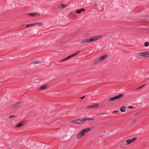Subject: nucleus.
I'll use <instances>...</instances> for the list:
<instances>
[{
  "mask_svg": "<svg viewBox=\"0 0 149 149\" xmlns=\"http://www.w3.org/2000/svg\"><path fill=\"white\" fill-rule=\"evenodd\" d=\"M102 37V36L101 35L94 36L90 39H86L83 40L80 42V43L83 44L89 42L93 41H94L99 39Z\"/></svg>",
  "mask_w": 149,
  "mask_h": 149,
  "instance_id": "1",
  "label": "nucleus"
},
{
  "mask_svg": "<svg viewBox=\"0 0 149 149\" xmlns=\"http://www.w3.org/2000/svg\"><path fill=\"white\" fill-rule=\"evenodd\" d=\"M91 130L90 128H86L83 129L79 132L77 135L76 138L78 139L81 138L85 133L88 132Z\"/></svg>",
  "mask_w": 149,
  "mask_h": 149,
  "instance_id": "2",
  "label": "nucleus"
},
{
  "mask_svg": "<svg viewBox=\"0 0 149 149\" xmlns=\"http://www.w3.org/2000/svg\"><path fill=\"white\" fill-rule=\"evenodd\" d=\"M107 55H104L103 56L100 57L99 58L96 59L94 62V64H96L104 60L107 57Z\"/></svg>",
  "mask_w": 149,
  "mask_h": 149,
  "instance_id": "3",
  "label": "nucleus"
},
{
  "mask_svg": "<svg viewBox=\"0 0 149 149\" xmlns=\"http://www.w3.org/2000/svg\"><path fill=\"white\" fill-rule=\"evenodd\" d=\"M124 96V94H121L118 95H116L113 97L110 98L108 100L109 101H112L115 100H116L119 99Z\"/></svg>",
  "mask_w": 149,
  "mask_h": 149,
  "instance_id": "4",
  "label": "nucleus"
},
{
  "mask_svg": "<svg viewBox=\"0 0 149 149\" xmlns=\"http://www.w3.org/2000/svg\"><path fill=\"white\" fill-rule=\"evenodd\" d=\"M84 122V119L82 120L77 119L75 120H72L70 121L71 123H74L76 124H81Z\"/></svg>",
  "mask_w": 149,
  "mask_h": 149,
  "instance_id": "5",
  "label": "nucleus"
},
{
  "mask_svg": "<svg viewBox=\"0 0 149 149\" xmlns=\"http://www.w3.org/2000/svg\"><path fill=\"white\" fill-rule=\"evenodd\" d=\"M138 55L140 56L149 57V52L139 53L138 54Z\"/></svg>",
  "mask_w": 149,
  "mask_h": 149,
  "instance_id": "6",
  "label": "nucleus"
},
{
  "mask_svg": "<svg viewBox=\"0 0 149 149\" xmlns=\"http://www.w3.org/2000/svg\"><path fill=\"white\" fill-rule=\"evenodd\" d=\"M137 139L136 137H134L130 139H128L126 140V141L127 143V144L129 145L131 143L134 142Z\"/></svg>",
  "mask_w": 149,
  "mask_h": 149,
  "instance_id": "7",
  "label": "nucleus"
},
{
  "mask_svg": "<svg viewBox=\"0 0 149 149\" xmlns=\"http://www.w3.org/2000/svg\"><path fill=\"white\" fill-rule=\"evenodd\" d=\"M127 145V141H126V140L125 141L122 142L119 145V147L120 148H122L125 147Z\"/></svg>",
  "mask_w": 149,
  "mask_h": 149,
  "instance_id": "8",
  "label": "nucleus"
},
{
  "mask_svg": "<svg viewBox=\"0 0 149 149\" xmlns=\"http://www.w3.org/2000/svg\"><path fill=\"white\" fill-rule=\"evenodd\" d=\"M99 104H96L94 105H89L87 107V108L88 109H91L92 108H96L98 107Z\"/></svg>",
  "mask_w": 149,
  "mask_h": 149,
  "instance_id": "9",
  "label": "nucleus"
},
{
  "mask_svg": "<svg viewBox=\"0 0 149 149\" xmlns=\"http://www.w3.org/2000/svg\"><path fill=\"white\" fill-rule=\"evenodd\" d=\"M26 123V122L23 121H22L21 122H20L17 125L15 126V128H19V127L24 124Z\"/></svg>",
  "mask_w": 149,
  "mask_h": 149,
  "instance_id": "10",
  "label": "nucleus"
},
{
  "mask_svg": "<svg viewBox=\"0 0 149 149\" xmlns=\"http://www.w3.org/2000/svg\"><path fill=\"white\" fill-rule=\"evenodd\" d=\"M48 87V86L47 85H44L42 86H40L39 88H38V90H44L47 89Z\"/></svg>",
  "mask_w": 149,
  "mask_h": 149,
  "instance_id": "11",
  "label": "nucleus"
},
{
  "mask_svg": "<svg viewBox=\"0 0 149 149\" xmlns=\"http://www.w3.org/2000/svg\"><path fill=\"white\" fill-rule=\"evenodd\" d=\"M28 15H31L32 16H39L40 15V13H29L28 14Z\"/></svg>",
  "mask_w": 149,
  "mask_h": 149,
  "instance_id": "12",
  "label": "nucleus"
},
{
  "mask_svg": "<svg viewBox=\"0 0 149 149\" xmlns=\"http://www.w3.org/2000/svg\"><path fill=\"white\" fill-rule=\"evenodd\" d=\"M21 102L18 103H15L14 104H12L10 106V107L11 108H13L15 107H18L19 106V104Z\"/></svg>",
  "mask_w": 149,
  "mask_h": 149,
  "instance_id": "13",
  "label": "nucleus"
},
{
  "mask_svg": "<svg viewBox=\"0 0 149 149\" xmlns=\"http://www.w3.org/2000/svg\"><path fill=\"white\" fill-rule=\"evenodd\" d=\"M85 11V9L84 8H81L79 10H76V12L77 13H80L82 11Z\"/></svg>",
  "mask_w": 149,
  "mask_h": 149,
  "instance_id": "14",
  "label": "nucleus"
},
{
  "mask_svg": "<svg viewBox=\"0 0 149 149\" xmlns=\"http://www.w3.org/2000/svg\"><path fill=\"white\" fill-rule=\"evenodd\" d=\"M72 57V56H71V55H69V56H68L66 58H64V59L60 60V62H63V61H65V60H67V59H68L70 58H71Z\"/></svg>",
  "mask_w": 149,
  "mask_h": 149,
  "instance_id": "15",
  "label": "nucleus"
},
{
  "mask_svg": "<svg viewBox=\"0 0 149 149\" xmlns=\"http://www.w3.org/2000/svg\"><path fill=\"white\" fill-rule=\"evenodd\" d=\"M125 106H122L120 108V110L121 111L124 112L125 111Z\"/></svg>",
  "mask_w": 149,
  "mask_h": 149,
  "instance_id": "16",
  "label": "nucleus"
},
{
  "mask_svg": "<svg viewBox=\"0 0 149 149\" xmlns=\"http://www.w3.org/2000/svg\"><path fill=\"white\" fill-rule=\"evenodd\" d=\"M83 119H84V122H85L86 120H94V119L93 118H84Z\"/></svg>",
  "mask_w": 149,
  "mask_h": 149,
  "instance_id": "17",
  "label": "nucleus"
},
{
  "mask_svg": "<svg viewBox=\"0 0 149 149\" xmlns=\"http://www.w3.org/2000/svg\"><path fill=\"white\" fill-rule=\"evenodd\" d=\"M79 52H80L79 51H77V52H75V53L71 54V55L72 57L74 56H76L77 55L79 54Z\"/></svg>",
  "mask_w": 149,
  "mask_h": 149,
  "instance_id": "18",
  "label": "nucleus"
},
{
  "mask_svg": "<svg viewBox=\"0 0 149 149\" xmlns=\"http://www.w3.org/2000/svg\"><path fill=\"white\" fill-rule=\"evenodd\" d=\"M65 5L62 4L59 6V7L61 8H63L65 7Z\"/></svg>",
  "mask_w": 149,
  "mask_h": 149,
  "instance_id": "19",
  "label": "nucleus"
},
{
  "mask_svg": "<svg viewBox=\"0 0 149 149\" xmlns=\"http://www.w3.org/2000/svg\"><path fill=\"white\" fill-rule=\"evenodd\" d=\"M40 63V61L39 60L35 61H33V64L39 63Z\"/></svg>",
  "mask_w": 149,
  "mask_h": 149,
  "instance_id": "20",
  "label": "nucleus"
},
{
  "mask_svg": "<svg viewBox=\"0 0 149 149\" xmlns=\"http://www.w3.org/2000/svg\"><path fill=\"white\" fill-rule=\"evenodd\" d=\"M144 45L145 47H147L149 45V42H146L144 43Z\"/></svg>",
  "mask_w": 149,
  "mask_h": 149,
  "instance_id": "21",
  "label": "nucleus"
},
{
  "mask_svg": "<svg viewBox=\"0 0 149 149\" xmlns=\"http://www.w3.org/2000/svg\"><path fill=\"white\" fill-rule=\"evenodd\" d=\"M32 24H27V25L25 26V27L26 28H27V27H30V26H32L33 25H32Z\"/></svg>",
  "mask_w": 149,
  "mask_h": 149,
  "instance_id": "22",
  "label": "nucleus"
},
{
  "mask_svg": "<svg viewBox=\"0 0 149 149\" xmlns=\"http://www.w3.org/2000/svg\"><path fill=\"white\" fill-rule=\"evenodd\" d=\"M145 86V84H144V85H141V86H139V87L138 88V89H140V88H142L144 86Z\"/></svg>",
  "mask_w": 149,
  "mask_h": 149,
  "instance_id": "23",
  "label": "nucleus"
},
{
  "mask_svg": "<svg viewBox=\"0 0 149 149\" xmlns=\"http://www.w3.org/2000/svg\"><path fill=\"white\" fill-rule=\"evenodd\" d=\"M94 6H97V3L96 2H94V3L93 4Z\"/></svg>",
  "mask_w": 149,
  "mask_h": 149,
  "instance_id": "24",
  "label": "nucleus"
},
{
  "mask_svg": "<svg viewBox=\"0 0 149 149\" xmlns=\"http://www.w3.org/2000/svg\"><path fill=\"white\" fill-rule=\"evenodd\" d=\"M39 26H41L43 25V24L42 23H38V24Z\"/></svg>",
  "mask_w": 149,
  "mask_h": 149,
  "instance_id": "25",
  "label": "nucleus"
},
{
  "mask_svg": "<svg viewBox=\"0 0 149 149\" xmlns=\"http://www.w3.org/2000/svg\"><path fill=\"white\" fill-rule=\"evenodd\" d=\"M38 22H37L35 23H34L32 24L33 25H33V26H34L36 24H38Z\"/></svg>",
  "mask_w": 149,
  "mask_h": 149,
  "instance_id": "26",
  "label": "nucleus"
},
{
  "mask_svg": "<svg viewBox=\"0 0 149 149\" xmlns=\"http://www.w3.org/2000/svg\"><path fill=\"white\" fill-rule=\"evenodd\" d=\"M16 116H10L9 117V118H12L15 117Z\"/></svg>",
  "mask_w": 149,
  "mask_h": 149,
  "instance_id": "27",
  "label": "nucleus"
},
{
  "mask_svg": "<svg viewBox=\"0 0 149 149\" xmlns=\"http://www.w3.org/2000/svg\"><path fill=\"white\" fill-rule=\"evenodd\" d=\"M128 108L130 109H133L134 108V107H132L131 106H129Z\"/></svg>",
  "mask_w": 149,
  "mask_h": 149,
  "instance_id": "28",
  "label": "nucleus"
},
{
  "mask_svg": "<svg viewBox=\"0 0 149 149\" xmlns=\"http://www.w3.org/2000/svg\"><path fill=\"white\" fill-rule=\"evenodd\" d=\"M101 113V115H103V114H105V115H107V113Z\"/></svg>",
  "mask_w": 149,
  "mask_h": 149,
  "instance_id": "29",
  "label": "nucleus"
},
{
  "mask_svg": "<svg viewBox=\"0 0 149 149\" xmlns=\"http://www.w3.org/2000/svg\"><path fill=\"white\" fill-rule=\"evenodd\" d=\"M85 97V96L84 95V96H83L82 97H81L80 98V99H81V100L83 99Z\"/></svg>",
  "mask_w": 149,
  "mask_h": 149,
  "instance_id": "30",
  "label": "nucleus"
},
{
  "mask_svg": "<svg viewBox=\"0 0 149 149\" xmlns=\"http://www.w3.org/2000/svg\"><path fill=\"white\" fill-rule=\"evenodd\" d=\"M101 115V113L96 114V116H100Z\"/></svg>",
  "mask_w": 149,
  "mask_h": 149,
  "instance_id": "31",
  "label": "nucleus"
},
{
  "mask_svg": "<svg viewBox=\"0 0 149 149\" xmlns=\"http://www.w3.org/2000/svg\"><path fill=\"white\" fill-rule=\"evenodd\" d=\"M118 112V111H113V113H115V112Z\"/></svg>",
  "mask_w": 149,
  "mask_h": 149,
  "instance_id": "32",
  "label": "nucleus"
},
{
  "mask_svg": "<svg viewBox=\"0 0 149 149\" xmlns=\"http://www.w3.org/2000/svg\"><path fill=\"white\" fill-rule=\"evenodd\" d=\"M138 113H136V114H135V115H136V114H137Z\"/></svg>",
  "mask_w": 149,
  "mask_h": 149,
  "instance_id": "33",
  "label": "nucleus"
},
{
  "mask_svg": "<svg viewBox=\"0 0 149 149\" xmlns=\"http://www.w3.org/2000/svg\"><path fill=\"white\" fill-rule=\"evenodd\" d=\"M9 149H11V148H9Z\"/></svg>",
  "mask_w": 149,
  "mask_h": 149,
  "instance_id": "34",
  "label": "nucleus"
}]
</instances>
